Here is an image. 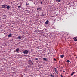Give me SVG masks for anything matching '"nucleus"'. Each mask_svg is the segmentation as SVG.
I'll use <instances>...</instances> for the list:
<instances>
[{
    "instance_id": "obj_26",
    "label": "nucleus",
    "mask_w": 77,
    "mask_h": 77,
    "mask_svg": "<svg viewBox=\"0 0 77 77\" xmlns=\"http://www.w3.org/2000/svg\"><path fill=\"white\" fill-rule=\"evenodd\" d=\"M63 72H65V71H63Z\"/></svg>"
},
{
    "instance_id": "obj_3",
    "label": "nucleus",
    "mask_w": 77,
    "mask_h": 77,
    "mask_svg": "<svg viewBox=\"0 0 77 77\" xmlns=\"http://www.w3.org/2000/svg\"><path fill=\"white\" fill-rule=\"evenodd\" d=\"M28 63L29 64V65H32L33 64V63L32 62V61L29 60L28 62Z\"/></svg>"
},
{
    "instance_id": "obj_7",
    "label": "nucleus",
    "mask_w": 77,
    "mask_h": 77,
    "mask_svg": "<svg viewBox=\"0 0 77 77\" xmlns=\"http://www.w3.org/2000/svg\"><path fill=\"white\" fill-rule=\"evenodd\" d=\"M49 22L48 21V20H47L45 22V24H48Z\"/></svg>"
},
{
    "instance_id": "obj_6",
    "label": "nucleus",
    "mask_w": 77,
    "mask_h": 77,
    "mask_svg": "<svg viewBox=\"0 0 77 77\" xmlns=\"http://www.w3.org/2000/svg\"><path fill=\"white\" fill-rule=\"evenodd\" d=\"M18 38L19 39H21V38H22V36H19L18 37Z\"/></svg>"
},
{
    "instance_id": "obj_16",
    "label": "nucleus",
    "mask_w": 77,
    "mask_h": 77,
    "mask_svg": "<svg viewBox=\"0 0 77 77\" xmlns=\"http://www.w3.org/2000/svg\"><path fill=\"white\" fill-rule=\"evenodd\" d=\"M42 16H44V14H43L42 12Z\"/></svg>"
},
{
    "instance_id": "obj_19",
    "label": "nucleus",
    "mask_w": 77,
    "mask_h": 77,
    "mask_svg": "<svg viewBox=\"0 0 77 77\" xmlns=\"http://www.w3.org/2000/svg\"><path fill=\"white\" fill-rule=\"evenodd\" d=\"M29 5V3L27 4V3H26V5Z\"/></svg>"
},
{
    "instance_id": "obj_10",
    "label": "nucleus",
    "mask_w": 77,
    "mask_h": 77,
    "mask_svg": "<svg viewBox=\"0 0 77 77\" xmlns=\"http://www.w3.org/2000/svg\"><path fill=\"white\" fill-rule=\"evenodd\" d=\"M60 57H61V58H63V57H64V55H60Z\"/></svg>"
},
{
    "instance_id": "obj_20",
    "label": "nucleus",
    "mask_w": 77,
    "mask_h": 77,
    "mask_svg": "<svg viewBox=\"0 0 77 77\" xmlns=\"http://www.w3.org/2000/svg\"><path fill=\"white\" fill-rule=\"evenodd\" d=\"M52 76H53V75H52V74H51V76L52 77Z\"/></svg>"
},
{
    "instance_id": "obj_25",
    "label": "nucleus",
    "mask_w": 77,
    "mask_h": 77,
    "mask_svg": "<svg viewBox=\"0 0 77 77\" xmlns=\"http://www.w3.org/2000/svg\"><path fill=\"white\" fill-rule=\"evenodd\" d=\"M56 77H58V76H57V75H56Z\"/></svg>"
},
{
    "instance_id": "obj_4",
    "label": "nucleus",
    "mask_w": 77,
    "mask_h": 77,
    "mask_svg": "<svg viewBox=\"0 0 77 77\" xmlns=\"http://www.w3.org/2000/svg\"><path fill=\"white\" fill-rule=\"evenodd\" d=\"M54 70L55 71V72H56V74H58V71H57V69H56V68H54Z\"/></svg>"
},
{
    "instance_id": "obj_13",
    "label": "nucleus",
    "mask_w": 77,
    "mask_h": 77,
    "mask_svg": "<svg viewBox=\"0 0 77 77\" xmlns=\"http://www.w3.org/2000/svg\"><path fill=\"white\" fill-rule=\"evenodd\" d=\"M56 1L57 2H60V1H61V0H56Z\"/></svg>"
},
{
    "instance_id": "obj_11",
    "label": "nucleus",
    "mask_w": 77,
    "mask_h": 77,
    "mask_svg": "<svg viewBox=\"0 0 77 77\" xmlns=\"http://www.w3.org/2000/svg\"><path fill=\"white\" fill-rule=\"evenodd\" d=\"M6 8H7V9H9L10 8V7L9 6H7V7H6Z\"/></svg>"
},
{
    "instance_id": "obj_24",
    "label": "nucleus",
    "mask_w": 77,
    "mask_h": 77,
    "mask_svg": "<svg viewBox=\"0 0 77 77\" xmlns=\"http://www.w3.org/2000/svg\"><path fill=\"white\" fill-rule=\"evenodd\" d=\"M41 4H42V1L41 2Z\"/></svg>"
},
{
    "instance_id": "obj_15",
    "label": "nucleus",
    "mask_w": 77,
    "mask_h": 77,
    "mask_svg": "<svg viewBox=\"0 0 77 77\" xmlns=\"http://www.w3.org/2000/svg\"><path fill=\"white\" fill-rule=\"evenodd\" d=\"M66 62H67L68 63H69V62H70V61H69V60H68L66 61Z\"/></svg>"
},
{
    "instance_id": "obj_12",
    "label": "nucleus",
    "mask_w": 77,
    "mask_h": 77,
    "mask_svg": "<svg viewBox=\"0 0 77 77\" xmlns=\"http://www.w3.org/2000/svg\"><path fill=\"white\" fill-rule=\"evenodd\" d=\"M74 73H75V72H74L72 73L71 74V76H72V75H73V74H74Z\"/></svg>"
},
{
    "instance_id": "obj_8",
    "label": "nucleus",
    "mask_w": 77,
    "mask_h": 77,
    "mask_svg": "<svg viewBox=\"0 0 77 77\" xmlns=\"http://www.w3.org/2000/svg\"><path fill=\"white\" fill-rule=\"evenodd\" d=\"M38 10H41V8L39 7L38 8H37V10L38 11Z\"/></svg>"
},
{
    "instance_id": "obj_1",
    "label": "nucleus",
    "mask_w": 77,
    "mask_h": 77,
    "mask_svg": "<svg viewBox=\"0 0 77 77\" xmlns=\"http://www.w3.org/2000/svg\"><path fill=\"white\" fill-rule=\"evenodd\" d=\"M23 53L27 55L28 54V51L27 50H25L23 51Z\"/></svg>"
},
{
    "instance_id": "obj_23",
    "label": "nucleus",
    "mask_w": 77,
    "mask_h": 77,
    "mask_svg": "<svg viewBox=\"0 0 77 77\" xmlns=\"http://www.w3.org/2000/svg\"><path fill=\"white\" fill-rule=\"evenodd\" d=\"M21 7V6H18V8H20Z\"/></svg>"
},
{
    "instance_id": "obj_21",
    "label": "nucleus",
    "mask_w": 77,
    "mask_h": 77,
    "mask_svg": "<svg viewBox=\"0 0 77 77\" xmlns=\"http://www.w3.org/2000/svg\"><path fill=\"white\" fill-rule=\"evenodd\" d=\"M54 60H55V61H56V59H55V58H54Z\"/></svg>"
},
{
    "instance_id": "obj_22",
    "label": "nucleus",
    "mask_w": 77,
    "mask_h": 77,
    "mask_svg": "<svg viewBox=\"0 0 77 77\" xmlns=\"http://www.w3.org/2000/svg\"><path fill=\"white\" fill-rule=\"evenodd\" d=\"M60 76H61V77H63V76H62V75H60Z\"/></svg>"
},
{
    "instance_id": "obj_5",
    "label": "nucleus",
    "mask_w": 77,
    "mask_h": 77,
    "mask_svg": "<svg viewBox=\"0 0 77 77\" xmlns=\"http://www.w3.org/2000/svg\"><path fill=\"white\" fill-rule=\"evenodd\" d=\"M19 50H20L19 49V48H17L16 49V52L18 53H19Z\"/></svg>"
},
{
    "instance_id": "obj_18",
    "label": "nucleus",
    "mask_w": 77,
    "mask_h": 77,
    "mask_svg": "<svg viewBox=\"0 0 77 77\" xmlns=\"http://www.w3.org/2000/svg\"><path fill=\"white\" fill-rule=\"evenodd\" d=\"M35 59V60H38V58H36Z\"/></svg>"
},
{
    "instance_id": "obj_17",
    "label": "nucleus",
    "mask_w": 77,
    "mask_h": 77,
    "mask_svg": "<svg viewBox=\"0 0 77 77\" xmlns=\"http://www.w3.org/2000/svg\"><path fill=\"white\" fill-rule=\"evenodd\" d=\"M74 40L75 41H77V38H74Z\"/></svg>"
},
{
    "instance_id": "obj_14",
    "label": "nucleus",
    "mask_w": 77,
    "mask_h": 77,
    "mask_svg": "<svg viewBox=\"0 0 77 77\" xmlns=\"http://www.w3.org/2000/svg\"><path fill=\"white\" fill-rule=\"evenodd\" d=\"M43 60H44L45 61H46V60H47V59L45 58H43Z\"/></svg>"
},
{
    "instance_id": "obj_2",
    "label": "nucleus",
    "mask_w": 77,
    "mask_h": 77,
    "mask_svg": "<svg viewBox=\"0 0 77 77\" xmlns=\"http://www.w3.org/2000/svg\"><path fill=\"white\" fill-rule=\"evenodd\" d=\"M8 6V5H2V8H6V6Z\"/></svg>"
},
{
    "instance_id": "obj_9",
    "label": "nucleus",
    "mask_w": 77,
    "mask_h": 77,
    "mask_svg": "<svg viewBox=\"0 0 77 77\" xmlns=\"http://www.w3.org/2000/svg\"><path fill=\"white\" fill-rule=\"evenodd\" d=\"M8 37H11L12 36V34H10L9 35H8Z\"/></svg>"
}]
</instances>
